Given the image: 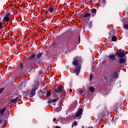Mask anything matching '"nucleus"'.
I'll list each match as a JSON object with an SVG mask.
<instances>
[{"mask_svg":"<svg viewBox=\"0 0 128 128\" xmlns=\"http://www.w3.org/2000/svg\"><path fill=\"white\" fill-rule=\"evenodd\" d=\"M80 62H82V58L80 57L74 58L73 60L72 64L75 66L74 72L76 76H78L80 72V68L82 66Z\"/></svg>","mask_w":128,"mask_h":128,"instance_id":"f257e3e1","label":"nucleus"},{"mask_svg":"<svg viewBox=\"0 0 128 128\" xmlns=\"http://www.w3.org/2000/svg\"><path fill=\"white\" fill-rule=\"evenodd\" d=\"M109 82L116 80V78H118V72H114V73H111L109 76Z\"/></svg>","mask_w":128,"mask_h":128,"instance_id":"f03ea898","label":"nucleus"},{"mask_svg":"<svg viewBox=\"0 0 128 128\" xmlns=\"http://www.w3.org/2000/svg\"><path fill=\"white\" fill-rule=\"evenodd\" d=\"M37 88H38V87L35 86L30 90V94L29 95V96H30V98H32L34 96H36V90Z\"/></svg>","mask_w":128,"mask_h":128,"instance_id":"7ed1b4c3","label":"nucleus"},{"mask_svg":"<svg viewBox=\"0 0 128 128\" xmlns=\"http://www.w3.org/2000/svg\"><path fill=\"white\" fill-rule=\"evenodd\" d=\"M64 90V87L60 86L55 89V95H56L58 92H60Z\"/></svg>","mask_w":128,"mask_h":128,"instance_id":"20e7f679","label":"nucleus"},{"mask_svg":"<svg viewBox=\"0 0 128 128\" xmlns=\"http://www.w3.org/2000/svg\"><path fill=\"white\" fill-rule=\"evenodd\" d=\"M82 114V109L80 108L76 114V116L78 118V116H80Z\"/></svg>","mask_w":128,"mask_h":128,"instance_id":"39448f33","label":"nucleus"},{"mask_svg":"<svg viewBox=\"0 0 128 128\" xmlns=\"http://www.w3.org/2000/svg\"><path fill=\"white\" fill-rule=\"evenodd\" d=\"M6 107L4 108H2L0 109V116H4V112H6Z\"/></svg>","mask_w":128,"mask_h":128,"instance_id":"423d86ee","label":"nucleus"},{"mask_svg":"<svg viewBox=\"0 0 128 128\" xmlns=\"http://www.w3.org/2000/svg\"><path fill=\"white\" fill-rule=\"evenodd\" d=\"M118 56L120 58H124V53L122 50H120L119 52H118Z\"/></svg>","mask_w":128,"mask_h":128,"instance_id":"0eeeda50","label":"nucleus"},{"mask_svg":"<svg viewBox=\"0 0 128 128\" xmlns=\"http://www.w3.org/2000/svg\"><path fill=\"white\" fill-rule=\"evenodd\" d=\"M57 100H58V98H57L56 99H52V100H48V104H52V102H56Z\"/></svg>","mask_w":128,"mask_h":128,"instance_id":"6e6552de","label":"nucleus"},{"mask_svg":"<svg viewBox=\"0 0 128 128\" xmlns=\"http://www.w3.org/2000/svg\"><path fill=\"white\" fill-rule=\"evenodd\" d=\"M48 11L50 12V14H54V8L50 6L48 8Z\"/></svg>","mask_w":128,"mask_h":128,"instance_id":"1a4fd4ad","label":"nucleus"},{"mask_svg":"<svg viewBox=\"0 0 128 128\" xmlns=\"http://www.w3.org/2000/svg\"><path fill=\"white\" fill-rule=\"evenodd\" d=\"M119 63L120 64H126V58H120L119 59Z\"/></svg>","mask_w":128,"mask_h":128,"instance_id":"9d476101","label":"nucleus"},{"mask_svg":"<svg viewBox=\"0 0 128 128\" xmlns=\"http://www.w3.org/2000/svg\"><path fill=\"white\" fill-rule=\"evenodd\" d=\"M89 90L90 92H94L96 91V88H94V87L92 86H89Z\"/></svg>","mask_w":128,"mask_h":128,"instance_id":"9b49d317","label":"nucleus"},{"mask_svg":"<svg viewBox=\"0 0 128 128\" xmlns=\"http://www.w3.org/2000/svg\"><path fill=\"white\" fill-rule=\"evenodd\" d=\"M42 53H40L37 55V58L36 60V61H38V60H40V58H42Z\"/></svg>","mask_w":128,"mask_h":128,"instance_id":"f8f14e48","label":"nucleus"},{"mask_svg":"<svg viewBox=\"0 0 128 128\" xmlns=\"http://www.w3.org/2000/svg\"><path fill=\"white\" fill-rule=\"evenodd\" d=\"M109 58L112 60H116V56H114V55H110Z\"/></svg>","mask_w":128,"mask_h":128,"instance_id":"ddd939ff","label":"nucleus"},{"mask_svg":"<svg viewBox=\"0 0 128 128\" xmlns=\"http://www.w3.org/2000/svg\"><path fill=\"white\" fill-rule=\"evenodd\" d=\"M36 57V54H33L30 56L28 57V60H32Z\"/></svg>","mask_w":128,"mask_h":128,"instance_id":"4468645a","label":"nucleus"},{"mask_svg":"<svg viewBox=\"0 0 128 128\" xmlns=\"http://www.w3.org/2000/svg\"><path fill=\"white\" fill-rule=\"evenodd\" d=\"M91 14L90 13H86L82 16L83 18H88V16H90Z\"/></svg>","mask_w":128,"mask_h":128,"instance_id":"2eb2a0df","label":"nucleus"},{"mask_svg":"<svg viewBox=\"0 0 128 128\" xmlns=\"http://www.w3.org/2000/svg\"><path fill=\"white\" fill-rule=\"evenodd\" d=\"M4 20L5 22H8L10 20V18H8V15H6L5 17L4 18Z\"/></svg>","mask_w":128,"mask_h":128,"instance_id":"dca6fc26","label":"nucleus"},{"mask_svg":"<svg viewBox=\"0 0 128 128\" xmlns=\"http://www.w3.org/2000/svg\"><path fill=\"white\" fill-rule=\"evenodd\" d=\"M43 96H50V92H45V93L43 94Z\"/></svg>","mask_w":128,"mask_h":128,"instance_id":"f3484780","label":"nucleus"},{"mask_svg":"<svg viewBox=\"0 0 128 128\" xmlns=\"http://www.w3.org/2000/svg\"><path fill=\"white\" fill-rule=\"evenodd\" d=\"M54 56H56V53L52 52L50 54V58H54Z\"/></svg>","mask_w":128,"mask_h":128,"instance_id":"a211bd4d","label":"nucleus"},{"mask_svg":"<svg viewBox=\"0 0 128 128\" xmlns=\"http://www.w3.org/2000/svg\"><path fill=\"white\" fill-rule=\"evenodd\" d=\"M74 126H78V122H76V121H74L73 122L72 126V128H74Z\"/></svg>","mask_w":128,"mask_h":128,"instance_id":"6ab92c4d","label":"nucleus"},{"mask_svg":"<svg viewBox=\"0 0 128 128\" xmlns=\"http://www.w3.org/2000/svg\"><path fill=\"white\" fill-rule=\"evenodd\" d=\"M18 100V98H14V99H12L11 102L12 104H14V102H17Z\"/></svg>","mask_w":128,"mask_h":128,"instance_id":"aec40b11","label":"nucleus"},{"mask_svg":"<svg viewBox=\"0 0 128 128\" xmlns=\"http://www.w3.org/2000/svg\"><path fill=\"white\" fill-rule=\"evenodd\" d=\"M112 42H116V36L112 37Z\"/></svg>","mask_w":128,"mask_h":128,"instance_id":"412c9836","label":"nucleus"},{"mask_svg":"<svg viewBox=\"0 0 128 128\" xmlns=\"http://www.w3.org/2000/svg\"><path fill=\"white\" fill-rule=\"evenodd\" d=\"M124 26L126 30H128V24H124Z\"/></svg>","mask_w":128,"mask_h":128,"instance_id":"4be33fe9","label":"nucleus"},{"mask_svg":"<svg viewBox=\"0 0 128 128\" xmlns=\"http://www.w3.org/2000/svg\"><path fill=\"white\" fill-rule=\"evenodd\" d=\"M4 90V88H0V94H2V92Z\"/></svg>","mask_w":128,"mask_h":128,"instance_id":"5701e85b","label":"nucleus"},{"mask_svg":"<svg viewBox=\"0 0 128 128\" xmlns=\"http://www.w3.org/2000/svg\"><path fill=\"white\" fill-rule=\"evenodd\" d=\"M92 12H93L94 14H96V10L94 8L92 10Z\"/></svg>","mask_w":128,"mask_h":128,"instance_id":"b1692460","label":"nucleus"},{"mask_svg":"<svg viewBox=\"0 0 128 128\" xmlns=\"http://www.w3.org/2000/svg\"><path fill=\"white\" fill-rule=\"evenodd\" d=\"M22 98V96L20 94H18L17 97L16 98H18H18Z\"/></svg>","mask_w":128,"mask_h":128,"instance_id":"393cba45","label":"nucleus"},{"mask_svg":"<svg viewBox=\"0 0 128 128\" xmlns=\"http://www.w3.org/2000/svg\"><path fill=\"white\" fill-rule=\"evenodd\" d=\"M2 22H0V30L2 28Z\"/></svg>","mask_w":128,"mask_h":128,"instance_id":"a878e982","label":"nucleus"},{"mask_svg":"<svg viewBox=\"0 0 128 128\" xmlns=\"http://www.w3.org/2000/svg\"><path fill=\"white\" fill-rule=\"evenodd\" d=\"M34 64L31 66V68H30L31 70H34Z\"/></svg>","mask_w":128,"mask_h":128,"instance_id":"bb28decb","label":"nucleus"},{"mask_svg":"<svg viewBox=\"0 0 128 128\" xmlns=\"http://www.w3.org/2000/svg\"><path fill=\"white\" fill-rule=\"evenodd\" d=\"M22 66H23L22 64H20V66L22 70V68H23Z\"/></svg>","mask_w":128,"mask_h":128,"instance_id":"cd10ccee","label":"nucleus"},{"mask_svg":"<svg viewBox=\"0 0 128 128\" xmlns=\"http://www.w3.org/2000/svg\"><path fill=\"white\" fill-rule=\"evenodd\" d=\"M56 118H54L53 119V122H56Z\"/></svg>","mask_w":128,"mask_h":128,"instance_id":"c85d7f7f","label":"nucleus"},{"mask_svg":"<svg viewBox=\"0 0 128 128\" xmlns=\"http://www.w3.org/2000/svg\"><path fill=\"white\" fill-rule=\"evenodd\" d=\"M92 76H90V80H92Z\"/></svg>","mask_w":128,"mask_h":128,"instance_id":"c756f323","label":"nucleus"},{"mask_svg":"<svg viewBox=\"0 0 128 128\" xmlns=\"http://www.w3.org/2000/svg\"><path fill=\"white\" fill-rule=\"evenodd\" d=\"M72 89H70V94H72Z\"/></svg>","mask_w":128,"mask_h":128,"instance_id":"7c9ffc66","label":"nucleus"},{"mask_svg":"<svg viewBox=\"0 0 128 128\" xmlns=\"http://www.w3.org/2000/svg\"><path fill=\"white\" fill-rule=\"evenodd\" d=\"M58 109H55L54 110H55V112H58L59 111L56 110Z\"/></svg>","mask_w":128,"mask_h":128,"instance_id":"2f4dec72","label":"nucleus"},{"mask_svg":"<svg viewBox=\"0 0 128 128\" xmlns=\"http://www.w3.org/2000/svg\"><path fill=\"white\" fill-rule=\"evenodd\" d=\"M103 0V1H102V3H103V4H104V2H106V0Z\"/></svg>","mask_w":128,"mask_h":128,"instance_id":"473e14b6","label":"nucleus"},{"mask_svg":"<svg viewBox=\"0 0 128 128\" xmlns=\"http://www.w3.org/2000/svg\"><path fill=\"white\" fill-rule=\"evenodd\" d=\"M4 126H5L3 125V126H2V128H4Z\"/></svg>","mask_w":128,"mask_h":128,"instance_id":"72a5a7b5","label":"nucleus"},{"mask_svg":"<svg viewBox=\"0 0 128 128\" xmlns=\"http://www.w3.org/2000/svg\"><path fill=\"white\" fill-rule=\"evenodd\" d=\"M56 128H61L60 127L58 126H56Z\"/></svg>","mask_w":128,"mask_h":128,"instance_id":"f704fd0d","label":"nucleus"},{"mask_svg":"<svg viewBox=\"0 0 128 128\" xmlns=\"http://www.w3.org/2000/svg\"><path fill=\"white\" fill-rule=\"evenodd\" d=\"M80 40V38H79V42Z\"/></svg>","mask_w":128,"mask_h":128,"instance_id":"c9c22d12","label":"nucleus"},{"mask_svg":"<svg viewBox=\"0 0 128 128\" xmlns=\"http://www.w3.org/2000/svg\"><path fill=\"white\" fill-rule=\"evenodd\" d=\"M2 122V120L0 119V124Z\"/></svg>","mask_w":128,"mask_h":128,"instance_id":"e433bc0d","label":"nucleus"},{"mask_svg":"<svg viewBox=\"0 0 128 128\" xmlns=\"http://www.w3.org/2000/svg\"><path fill=\"white\" fill-rule=\"evenodd\" d=\"M90 24H92V22H90Z\"/></svg>","mask_w":128,"mask_h":128,"instance_id":"4c0bfd02","label":"nucleus"},{"mask_svg":"<svg viewBox=\"0 0 128 128\" xmlns=\"http://www.w3.org/2000/svg\"><path fill=\"white\" fill-rule=\"evenodd\" d=\"M79 118H80V117Z\"/></svg>","mask_w":128,"mask_h":128,"instance_id":"58836bf2","label":"nucleus"}]
</instances>
